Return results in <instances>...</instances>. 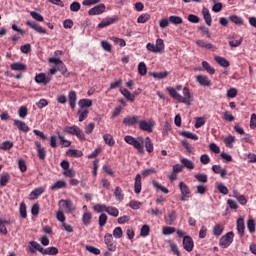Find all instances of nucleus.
Returning <instances> with one entry per match:
<instances>
[{"mask_svg": "<svg viewBox=\"0 0 256 256\" xmlns=\"http://www.w3.org/2000/svg\"><path fill=\"white\" fill-rule=\"evenodd\" d=\"M124 141L128 145H132V147H134V149H136L138 153H140V155H143L145 153V149L147 153H153V151L155 150V147L153 146V141H151L150 137H146L145 139H143V137H138L137 140L135 139V137L127 135L124 137ZM141 143H144L145 149L143 148V144Z\"/></svg>", "mask_w": 256, "mask_h": 256, "instance_id": "nucleus-1", "label": "nucleus"}, {"mask_svg": "<svg viewBox=\"0 0 256 256\" xmlns=\"http://www.w3.org/2000/svg\"><path fill=\"white\" fill-rule=\"evenodd\" d=\"M167 91L173 99L178 101V103H185L186 105H191V101H193V96L191 95V91L188 87L183 88L184 96L176 92L175 88L173 87H168Z\"/></svg>", "mask_w": 256, "mask_h": 256, "instance_id": "nucleus-2", "label": "nucleus"}, {"mask_svg": "<svg viewBox=\"0 0 256 256\" xmlns=\"http://www.w3.org/2000/svg\"><path fill=\"white\" fill-rule=\"evenodd\" d=\"M146 49L150 53H163V50L165 49V42L163 41V39L158 38L156 40V44L148 43L146 45Z\"/></svg>", "mask_w": 256, "mask_h": 256, "instance_id": "nucleus-3", "label": "nucleus"}, {"mask_svg": "<svg viewBox=\"0 0 256 256\" xmlns=\"http://www.w3.org/2000/svg\"><path fill=\"white\" fill-rule=\"evenodd\" d=\"M64 133H67L68 135H75L80 139V141H85V133H83V130H81L77 125L64 127Z\"/></svg>", "mask_w": 256, "mask_h": 256, "instance_id": "nucleus-4", "label": "nucleus"}, {"mask_svg": "<svg viewBox=\"0 0 256 256\" xmlns=\"http://www.w3.org/2000/svg\"><path fill=\"white\" fill-rule=\"evenodd\" d=\"M234 237L235 234L232 231L223 235L219 240L220 247H222V249H227V247H230L231 243H233Z\"/></svg>", "mask_w": 256, "mask_h": 256, "instance_id": "nucleus-5", "label": "nucleus"}, {"mask_svg": "<svg viewBox=\"0 0 256 256\" xmlns=\"http://www.w3.org/2000/svg\"><path fill=\"white\" fill-rule=\"evenodd\" d=\"M104 243L108 251H111V253H115V251H117V243L113 240V234L106 233L104 236Z\"/></svg>", "mask_w": 256, "mask_h": 256, "instance_id": "nucleus-6", "label": "nucleus"}, {"mask_svg": "<svg viewBox=\"0 0 256 256\" xmlns=\"http://www.w3.org/2000/svg\"><path fill=\"white\" fill-rule=\"evenodd\" d=\"M140 119L141 116L139 115L126 116L123 119V124L126 125V127H134V125H139Z\"/></svg>", "mask_w": 256, "mask_h": 256, "instance_id": "nucleus-7", "label": "nucleus"}, {"mask_svg": "<svg viewBox=\"0 0 256 256\" xmlns=\"http://www.w3.org/2000/svg\"><path fill=\"white\" fill-rule=\"evenodd\" d=\"M35 82L38 85H49L51 83V78L47 77L45 73H39L35 76Z\"/></svg>", "mask_w": 256, "mask_h": 256, "instance_id": "nucleus-8", "label": "nucleus"}, {"mask_svg": "<svg viewBox=\"0 0 256 256\" xmlns=\"http://www.w3.org/2000/svg\"><path fill=\"white\" fill-rule=\"evenodd\" d=\"M119 21V17H109L105 18L101 21V23L98 24L99 29H105V27H109V25H113V23H117Z\"/></svg>", "mask_w": 256, "mask_h": 256, "instance_id": "nucleus-9", "label": "nucleus"}, {"mask_svg": "<svg viewBox=\"0 0 256 256\" xmlns=\"http://www.w3.org/2000/svg\"><path fill=\"white\" fill-rule=\"evenodd\" d=\"M138 125L141 131H147V133H153V123L151 121L147 122V120H139Z\"/></svg>", "mask_w": 256, "mask_h": 256, "instance_id": "nucleus-10", "label": "nucleus"}, {"mask_svg": "<svg viewBox=\"0 0 256 256\" xmlns=\"http://www.w3.org/2000/svg\"><path fill=\"white\" fill-rule=\"evenodd\" d=\"M183 247L185 251H188V253H191V251H193V247H195V243L193 242V238H191V236H185L183 238Z\"/></svg>", "mask_w": 256, "mask_h": 256, "instance_id": "nucleus-11", "label": "nucleus"}, {"mask_svg": "<svg viewBox=\"0 0 256 256\" xmlns=\"http://www.w3.org/2000/svg\"><path fill=\"white\" fill-rule=\"evenodd\" d=\"M45 193V187L41 186L38 188H35L29 195V199L30 201H35V199H39V197H41L42 194Z\"/></svg>", "mask_w": 256, "mask_h": 256, "instance_id": "nucleus-12", "label": "nucleus"}, {"mask_svg": "<svg viewBox=\"0 0 256 256\" xmlns=\"http://www.w3.org/2000/svg\"><path fill=\"white\" fill-rule=\"evenodd\" d=\"M26 25L31 29H34V31H36L37 33H40L41 35H45L47 33V30H45L43 26L37 24L36 22L27 21Z\"/></svg>", "mask_w": 256, "mask_h": 256, "instance_id": "nucleus-13", "label": "nucleus"}, {"mask_svg": "<svg viewBox=\"0 0 256 256\" xmlns=\"http://www.w3.org/2000/svg\"><path fill=\"white\" fill-rule=\"evenodd\" d=\"M105 13V4H99L88 11V15H101Z\"/></svg>", "mask_w": 256, "mask_h": 256, "instance_id": "nucleus-14", "label": "nucleus"}, {"mask_svg": "<svg viewBox=\"0 0 256 256\" xmlns=\"http://www.w3.org/2000/svg\"><path fill=\"white\" fill-rule=\"evenodd\" d=\"M29 251H30V253H37V251H39V253L42 254L43 247L41 246V244H39L36 241H30L29 242Z\"/></svg>", "mask_w": 256, "mask_h": 256, "instance_id": "nucleus-15", "label": "nucleus"}, {"mask_svg": "<svg viewBox=\"0 0 256 256\" xmlns=\"http://www.w3.org/2000/svg\"><path fill=\"white\" fill-rule=\"evenodd\" d=\"M68 101L71 109H75L77 107V92L70 91L68 94Z\"/></svg>", "mask_w": 256, "mask_h": 256, "instance_id": "nucleus-16", "label": "nucleus"}, {"mask_svg": "<svg viewBox=\"0 0 256 256\" xmlns=\"http://www.w3.org/2000/svg\"><path fill=\"white\" fill-rule=\"evenodd\" d=\"M77 115L79 117L78 121L80 123H83V121H85V119H87L89 117L88 108H79L77 111Z\"/></svg>", "mask_w": 256, "mask_h": 256, "instance_id": "nucleus-17", "label": "nucleus"}, {"mask_svg": "<svg viewBox=\"0 0 256 256\" xmlns=\"http://www.w3.org/2000/svg\"><path fill=\"white\" fill-rule=\"evenodd\" d=\"M197 81L200 85H202V87H211V85H212L209 77H207L205 75H198Z\"/></svg>", "mask_w": 256, "mask_h": 256, "instance_id": "nucleus-18", "label": "nucleus"}, {"mask_svg": "<svg viewBox=\"0 0 256 256\" xmlns=\"http://www.w3.org/2000/svg\"><path fill=\"white\" fill-rule=\"evenodd\" d=\"M212 171L216 173V175H220L222 179H225L227 177V170L223 169L221 165H213Z\"/></svg>", "mask_w": 256, "mask_h": 256, "instance_id": "nucleus-19", "label": "nucleus"}, {"mask_svg": "<svg viewBox=\"0 0 256 256\" xmlns=\"http://www.w3.org/2000/svg\"><path fill=\"white\" fill-rule=\"evenodd\" d=\"M14 125L15 127H17V129H19L23 133H29V127L25 122L21 120H14Z\"/></svg>", "mask_w": 256, "mask_h": 256, "instance_id": "nucleus-20", "label": "nucleus"}, {"mask_svg": "<svg viewBox=\"0 0 256 256\" xmlns=\"http://www.w3.org/2000/svg\"><path fill=\"white\" fill-rule=\"evenodd\" d=\"M66 188H67V182L65 180H58L50 187L51 191H57L59 189H66Z\"/></svg>", "mask_w": 256, "mask_h": 256, "instance_id": "nucleus-21", "label": "nucleus"}, {"mask_svg": "<svg viewBox=\"0 0 256 256\" xmlns=\"http://www.w3.org/2000/svg\"><path fill=\"white\" fill-rule=\"evenodd\" d=\"M93 219V214L91 212H84L82 215V223L85 227H89L91 225V221Z\"/></svg>", "mask_w": 256, "mask_h": 256, "instance_id": "nucleus-22", "label": "nucleus"}, {"mask_svg": "<svg viewBox=\"0 0 256 256\" xmlns=\"http://www.w3.org/2000/svg\"><path fill=\"white\" fill-rule=\"evenodd\" d=\"M142 184H141V174H137L135 177V183H134V192L136 195H139L141 193Z\"/></svg>", "mask_w": 256, "mask_h": 256, "instance_id": "nucleus-23", "label": "nucleus"}, {"mask_svg": "<svg viewBox=\"0 0 256 256\" xmlns=\"http://www.w3.org/2000/svg\"><path fill=\"white\" fill-rule=\"evenodd\" d=\"M59 253V249L55 246H51L48 248H42V254L41 255H57Z\"/></svg>", "mask_w": 256, "mask_h": 256, "instance_id": "nucleus-24", "label": "nucleus"}, {"mask_svg": "<svg viewBox=\"0 0 256 256\" xmlns=\"http://www.w3.org/2000/svg\"><path fill=\"white\" fill-rule=\"evenodd\" d=\"M179 189H180L181 195L191 196V189L189 188V186L187 184H185V182L179 183Z\"/></svg>", "mask_w": 256, "mask_h": 256, "instance_id": "nucleus-25", "label": "nucleus"}, {"mask_svg": "<svg viewBox=\"0 0 256 256\" xmlns=\"http://www.w3.org/2000/svg\"><path fill=\"white\" fill-rule=\"evenodd\" d=\"M237 231L240 237H243V235H245V220L243 218H239L237 220Z\"/></svg>", "mask_w": 256, "mask_h": 256, "instance_id": "nucleus-26", "label": "nucleus"}, {"mask_svg": "<svg viewBox=\"0 0 256 256\" xmlns=\"http://www.w3.org/2000/svg\"><path fill=\"white\" fill-rule=\"evenodd\" d=\"M58 204L63 209H67V211H73V202L71 200L61 199Z\"/></svg>", "mask_w": 256, "mask_h": 256, "instance_id": "nucleus-27", "label": "nucleus"}, {"mask_svg": "<svg viewBox=\"0 0 256 256\" xmlns=\"http://www.w3.org/2000/svg\"><path fill=\"white\" fill-rule=\"evenodd\" d=\"M12 71H27V65L21 62H15L10 65Z\"/></svg>", "mask_w": 256, "mask_h": 256, "instance_id": "nucleus-28", "label": "nucleus"}, {"mask_svg": "<svg viewBox=\"0 0 256 256\" xmlns=\"http://www.w3.org/2000/svg\"><path fill=\"white\" fill-rule=\"evenodd\" d=\"M175 221H177V214L175 213V211L169 212L167 217H165L166 225H173Z\"/></svg>", "mask_w": 256, "mask_h": 256, "instance_id": "nucleus-29", "label": "nucleus"}, {"mask_svg": "<svg viewBox=\"0 0 256 256\" xmlns=\"http://www.w3.org/2000/svg\"><path fill=\"white\" fill-rule=\"evenodd\" d=\"M120 93L123 94L127 101H131V103L135 101V94H131V92L127 88H120Z\"/></svg>", "mask_w": 256, "mask_h": 256, "instance_id": "nucleus-30", "label": "nucleus"}, {"mask_svg": "<svg viewBox=\"0 0 256 256\" xmlns=\"http://www.w3.org/2000/svg\"><path fill=\"white\" fill-rule=\"evenodd\" d=\"M202 14H203L206 25H208V27H211V23H213V19L211 18V13L209 12V9L203 8Z\"/></svg>", "mask_w": 256, "mask_h": 256, "instance_id": "nucleus-31", "label": "nucleus"}, {"mask_svg": "<svg viewBox=\"0 0 256 256\" xmlns=\"http://www.w3.org/2000/svg\"><path fill=\"white\" fill-rule=\"evenodd\" d=\"M114 197L116 201H123L125 199V194L123 193V189L117 186L114 190Z\"/></svg>", "mask_w": 256, "mask_h": 256, "instance_id": "nucleus-32", "label": "nucleus"}, {"mask_svg": "<svg viewBox=\"0 0 256 256\" xmlns=\"http://www.w3.org/2000/svg\"><path fill=\"white\" fill-rule=\"evenodd\" d=\"M11 180L9 173H2L0 175V187H7V183Z\"/></svg>", "mask_w": 256, "mask_h": 256, "instance_id": "nucleus-33", "label": "nucleus"}, {"mask_svg": "<svg viewBox=\"0 0 256 256\" xmlns=\"http://www.w3.org/2000/svg\"><path fill=\"white\" fill-rule=\"evenodd\" d=\"M180 162L182 163V167H185L186 169H189L190 171L195 169V163H193V161H191L187 158H182L180 160Z\"/></svg>", "mask_w": 256, "mask_h": 256, "instance_id": "nucleus-34", "label": "nucleus"}, {"mask_svg": "<svg viewBox=\"0 0 256 256\" xmlns=\"http://www.w3.org/2000/svg\"><path fill=\"white\" fill-rule=\"evenodd\" d=\"M237 141V138H235V136L233 135H228L225 139H224V143L226 145V147H228V149H233V144Z\"/></svg>", "mask_w": 256, "mask_h": 256, "instance_id": "nucleus-35", "label": "nucleus"}, {"mask_svg": "<svg viewBox=\"0 0 256 256\" xmlns=\"http://www.w3.org/2000/svg\"><path fill=\"white\" fill-rule=\"evenodd\" d=\"M80 109H87L93 105V100L91 99H80L78 102Z\"/></svg>", "mask_w": 256, "mask_h": 256, "instance_id": "nucleus-36", "label": "nucleus"}, {"mask_svg": "<svg viewBox=\"0 0 256 256\" xmlns=\"http://www.w3.org/2000/svg\"><path fill=\"white\" fill-rule=\"evenodd\" d=\"M196 45L202 49H213V44L205 40H196Z\"/></svg>", "mask_w": 256, "mask_h": 256, "instance_id": "nucleus-37", "label": "nucleus"}, {"mask_svg": "<svg viewBox=\"0 0 256 256\" xmlns=\"http://www.w3.org/2000/svg\"><path fill=\"white\" fill-rule=\"evenodd\" d=\"M180 135H182V137H186L187 139H192V141H198L199 140V136H197V134H195L193 132L182 131L180 133Z\"/></svg>", "mask_w": 256, "mask_h": 256, "instance_id": "nucleus-38", "label": "nucleus"}, {"mask_svg": "<svg viewBox=\"0 0 256 256\" xmlns=\"http://www.w3.org/2000/svg\"><path fill=\"white\" fill-rule=\"evenodd\" d=\"M215 61L216 63H218V65H220L221 67H229L230 63L227 59L221 57V56H216L215 57Z\"/></svg>", "mask_w": 256, "mask_h": 256, "instance_id": "nucleus-39", "label": "nucleus"}, {"mask_svg": "<svg viewBox=\"0 0 256 256\" xmlns=\"http://www.w3.org/2000/svg\"><path fill=\"white\" fill-rule=\"evenodd\" d=\"M103 139L106 145H108L109 147H113V145H115V139L113 138V135L104 134Z\"/></svg>", "mask_w": 256, "mask_h": 256, "instance_id": "nucleus-40", "label": "nucleus"}, {"mask_svg": "<svg viewBox=\"0 0 256 256\" xmlns=\"http://www.w3.org/2000/svg\"><path fill=\"white\" fill-rule=\"evenodd\" d=\"M202 67L204 69V71H207V73H209V75H215V68H213L209 62L207 61H203L202 62Z\"/></svg>", "mask_w": 256, "mask_h": 256, "instance_id": "nucleus-41", "label": "nucleus"}, {"mask_svg": "<svg viewBox=\"0 0 256 256\" xmlns=\"http://www.w3.org/2000/svg\"><path fill=\"white\" fill-rule=\"evenodd\" d=\"M151 233V227L149 225L144 224L140 230V237H149Z\"/></svg>", "mask_w": 256, "mask_h": 256, "instance_id": "nucleus-42", "label": "nucleus"}, {"mask_svg": "<svg viewBox=\"0 0 256 256\" xmlns=\"http://www.w3.org/2000/svg\"><path fill=\"white\" fill-rule=\"evenodd\" d=\"M110 39L111 41H113V43H115L116 45H119L120 47H126L127 45V42H125V39L123 38L112 36Z\"/></svg>", "mask_w": 256, "mask_h": 256, "instance_id": "nucleus-43", "label": "nucleus"}, {"mask_svg": "<svg viewBox=\"0 0 256 256\" xmlns=\"http://www.w3.org/2000/svg\"><path fill=\"white\" fill-rule=\"evenodd\" d=\"M195 179L199 181V183H207L209 181V177L207 174L198 173L195 176Z\"/></svg>", "mask_w": 256, "mask_h": 256, "instance_id": "nucleus-44", "label": "nucleus"}, {"mask_svg": "<svg viewBox=\"0 0 256 256\" xmlns=\"http://www.w3.org/2000/svg\"><path fill=\"white\" fill-rule=\"evenodd\" d=\"M169 21L173 25H181L183 23V18H181V16H174L173 15V16L169 17Z\"/></svg>", "mask_w": 256, "mask_h": 256, "instance_id": "nucleus-45", "label": "nucleus"}, {"mask_svg": "<svg viewBox=\"0 0 256 256\" xmlns=\"http://www.w3.org/2000/svg\"><path fill=\"white\" fill-rule=\"evenodd\" d=\"M138 73L142 76L147 75V65L145 64V62H140L138 64Z\"/></svg>", "mask_w": 256, "mask_h": 256, "instance_id": "nucleus-46", "label": "nucleus"}, {"mask_svg": "<svg viewBox=\"0 0 256 256\" xmlns=\"http://www.w3.org/2000/svg\"><path fill=\"white\" fill-rule=\"evenodd\" d=\"M106 213H108V215H111V217H119V209L113 206H108Z\"/></svg>", "mask_w": 256, "mask_h": 256, "instance_id": "nucleus-47", "label": "nucleus"}, {"mask_svg": "<svg viewBox=\"0 0 256 256\" xmlns=\"http://www.w3.org/2000/svg\"><path fill=\"white\" fill-rule=\"evenodd\" d=\"M213 235H215V237H221V235H223V227L221 224H216L214 226Z\"/></svg>", "mask_w": 256, "mask_h": 256, "instance_id": "nucleus-48", "label": "nucleus"}, {"mask_svg": "<svg viewBox=\"0 0 256 256\" xmlns=\"http://www.w3.org/2000/svg\"><path fill=\"white\" fill-rule=\"evenodd\" d=\"M217 190L219 191V193H221L222 195H229V188H227V186H225V184L223 183H219L217 185Z\"/></svg>", "mask_w": 256, "mask_h": 256, "instance_id": "nucleus-49", "label": "nucleus"}, {"mask_svg": "<svg viewBox=\"0 0 256 256\" xmlns=\"http://www.w3.org/2000/svg\"><path fill=\"white\" fill-rule=\"evenodd\" d=\"M152 185H153V187H155V189L162 191V193H165V194L169 193V189L164 187L163 185L159 184V182H157V181H153Z\"/></svg>", "mask_w": 256, "mask_h": 256, "instance_id": "nucleus-50", "label": "nucleus"}, {"mask_svg": "<svg viewBox=\"0 0 256 256\" xmlns=\"http://www.w3.org/2000/svg\"><path fill=\"white\" fill-rule=\"evenodd\" d=\"M0 149H2V151H9V150L13 149V142H11V141H4L0 145Z\"/></svg>", "mask_w": 256, "mask_h": 256, "instance_id": "nucleus-51", "label": "nucleus"}, {"mask_svg": "<svg viewBox=\"0 0 256 256\" xmlns=\"http://www.w3.org/2000/svg\"><path fill=\"white\" fill-rule=\"evenodd\" d=\"M128 207L134 211H137V209H141V202L137 200H131L128 204Z\"/></svg>", "mask_w": 256, "mask_h": 256, "instance_id": "nucleus-52", "label": "nucleus"}, {"mask_svg": "<svg viewBox=\"0 0 256 256\" xmlns=\"http://www.w3.org/2000/svg\"><path fill=\"white\" fill-rule=\"evenodd\" d=\"M108 208H109V206H107L105 204H96L94 206V211H96V213H103V211H105L107 213Z\"/></svg>", "mask_w": 256, "mask_h": 256, "instance_id": "nucleus-53", "label": "nucleus"}, {"mask_svg": "<svg viewBox=\"0 0 256 256\" xmlns=\"http://www.w3.org/2000/svg\"><path fill=\"white\" fill-rule=\"evenodd\" d=\"M152 75L155 79H167V77H169V72H154Z\"/></svg>", "mask_w": 256, "mask_h": 256, "instance_id": "nucleus-54", "label": "nucleus"}, {"mask_svg": "<svg viewBox=\"0 0 256 256\" xmlns=\"http://www.w3.org/2000/svg\"><path fill=\"white\" fill-rule=\"evenodd\" d=\"M18 114H19V117H21V119H25V117L29 115V110L27 109V106H21L19 108Z\"/></svg>", "mask_w": 256, "mask_h": 256, "instance_id": "nucleus-55", "label": "nucleus"}, {"mask_svg": "<svg viewBox=\"0 0 256 256\" xmlns=\"http://www.w3.org/2000/svg\"><path fill=\"white\" fill-rule=\"evenodd\" d=\"M230 21L235 25H243V18L237 15L230 16Z\"/></svg>", "mask_w": 256, "mask_h": 256, "instance_id": "nucleus-56", "label": "nucleus"}, {"mask_svg": "<svg viewBox=\"0 0 256 256\" xmlns=\"http://www.w3.org/2000/svg\"><path fill=\"white\" fill-rule=\"evenodd\" d=\"M149 19H151V15L150 14H148V13L141 14L137 18V23H147V21H149Z\"/></svg>", "mask_w": 256, "mask_h": 256, "instance_id": "nucleus-57", "label": "nucleus"}, {"mask_svg": "<svg viewBox=\"0 0 256 256\" xmlns=\"http://www.w3.org/2000/svg\"><path fill=\"white\" fill-rule=\"evenodd\" d=\"M37 154L40 161H45V159L47 158V150H45V147L37 149Z\"/></svg>", "mask_w": 256, "mask_h": 256, "instance_id": "nucleus-58", "label": "nucleus"}, {"mask_svg": "<svg viewBox=\"0 0 256 256\" xmlns=\"http://www.w3.org/2000/svg\"><path fill=\"white\" fill-rule=\"evenodd\" d=\"M247 228L250 231V233H255L256 231V223L254 219H249L247 222Z\"/></svg>", "mask_w": 256, "mask_h": 256, "instance_id": "nucleus-59", "label": "nucleus"}, {"mask_svg": "<svg viewBox=\"0 0 256 256\" xmlns=\"http://www.w3.org/2000/svg\"><path fill=\"white\" fill-rule=\"evenodd\" d=\"M109 218L107 217V214L105 213H102L100 216H99V219H98V223L101 227H105V225H107V220Z\"/></svg>", "mask_w": 256, "mask_h": 256, "instance_id": "nucleus-60", "label": "nucleus"}, {"mask_svg": "<svg viewBox=\"0 0 256 256\" xmlns=\"http://www.w3.org/2000/svg\"><path fill=\"white\" fill-rule=\"evenodd\" d=\"M101 47L104 49V51H107L108 53H111L113 51V46L108 41H102Z\"/></svg>", "mask_w": 256, "mask_h": 256, "instance_id": "nucleus-61", "label": "nucleus"}, {"mask_svg": "<svg viewBox=\"0 0 256 256\" xmlns=\"http://www.w3.org/2000/svg\"><path fill=\"white\" fill-rule=\"evenodd\" d=\"M20 215L22 219H27V205H25V202L20 204Z\"/></svg>", "mask_w": 256, "mask_h": 256, "instance_id": "nucleus-62", "label": "nucleus"}, {"mask_svg": "<svg viewBox=\"0 0 256 256\" xmlns=\"http://www.w3.org/2000/svg\"><path fill=\"white\" fill-rule=\"evenodd\" d=\"M113 237H115V239H121V237H123V228L116 227L113 230Z\"/></svg>", "mask_w": 256, "mask_h": 256, "instance_id": "nucleus-63", "label": "nucleus"}, {"mask_svg": "<svg viewBox=\"0 0 256 256\" xmlns=\"http://www.w3.org/2000/svg\"><path fill=\"white\" fill-rule=\"evenodd\" d=\"M18 167H19L21 173H25L27 171V162L23 159H20L18 161Z\"/></svg>", "mask_w": 256, "mask_h": 256, "instance_id": "nucleus-64", "label": "nucleus"}]
</instances>
